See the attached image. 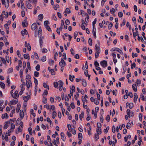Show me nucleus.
<instances>
[{"mask_svg": "<svg viewBox=\"0 0 146 146\" xmlns=\"http://www.w3.org/2000/svg\"><path fill=\"white\" fill-rule=\"evenodd\" d=\"M44 98V99L42 100V102L44 104H46L47 102V99L46 98L44 97H43Z\"/></svg>", "mask_w": 146, "mask_h": 146, "instance_id": "obj_57", "label": "nucleus"}, {"mask_svg": "<svg viewBox=\"0 0 146 146\" xmlns=\"http://www.w3.org/2000/svg\"><path fill=\"white\" fill-rule=\"evenodd\" d=\"M41 60L42 62H44L46 60V57L45 56H43L41 59Z\"/></svg>", "mask_w": 146, "mask_h": 146, "instance_id": "obj_53", "label": "nucleus"}, {"mask_svg": "<svg viewBox=\"0 0 146 146\" xmlns=\"http://www.w3.org/2000/svg\"><path fill=\"white\" fill-rule=\"evenodd\" d=\"M39 74V72H37V71H35L34 73V76L35 77H38V75Z\"/></svg>", "mask_w": 146, "mask_h": 146, "instance_id": "obj_50", "label": "nucleus"}, {"mask_svg": "<svg viewBox=\"0 0 146 146\" xmlns=\"http://www.w3.org/2000/svg\"><path fill=\"white\" fill-rule=\"evenodd\" d=\"M26 4L27 6V7L29 9H32L33 8L32 6L29 2L28 1H26Z\"/></svg>", "mask_w": 146, "mask_h": 146, "instance_id": "obj_5", "label": "nucleus"}, {"mask_svg": "<svg viewBox=\"0 0 146 146\" xmlns=\"http://www.w3.org/2000/svg\"><path fill=\"white\" fill-rule=\"evenodd\" d=\"M43 87L44 88H47L48 90H49V86L48 85H47L46 83H43Z\"/></svg>", "mask_w": 146, "mask_h": 146, "instance_id": "obj_36", "label": "nucleus"}, {"mask_svg": "<svg viewBox=\"0 0 146 146\" xmlns=\"http://www.w3.org/2000/svg\"><path fill=\"white\" fill-rule=\"evenodd\" d=\"M110 51L111 52H113L115 51H117L120 54H121L122 53V52L121 50L118 48L115 47L112 48L111 49Z\"/></svg>", "mask_w": 146, "mask_h": 146, "instance_id": "obj_2", "label": "nucleus"}, {"mask_svg": "<svg viewBox=\"0 0 146 146\" xmlns=\"http://www.w3.org/2000/svg\"><path fill=\"white\" fill-rule=\"evenodd\" d=\"M48 94V92L46 90H45L44 92L42 94V96L43 97H44V95L47 96Z\"/></svg>", "mask_w": 146, "mask_h": 146, "instance_id": "obj_40", "label": "nucleus"}, {"mask_svg": "<svg viewBox=\"0 0 146 146\" xmlns=\"http://www.w3.org/2000/svg\"><path fill=\"white\" fill-rule=\"evenodd\" d=\"M37 27V26L35 23H33L31 26V28L32 30H34Z\"/></svg>", "mask_w": 146, "mask_h": 146, "instance_id": "obj_11", "label": "nucleus"}, {"mask_svg": "<svg viewBox=\"0 0 146 146\" xmlns=\"http://www.w3.org/2000/svg\"><path fill=\"white\" fill-rule=\"evenodd\" d=\"M79 140H81L82 138V134L81 133H79L78 134V137Z\"/></svg>", "mask_w": 146, "mask_h": 146, "instance_id": "obj_29", "label": "nucleus"}, {"mask_svg": "<svg viewBox=\"0 0 146 146\" xmlns=\"http://www.w3.org/2000/svg\"><path fill=\"white\" fill-rule=\"evenodd\" d=\"M24 116V112L22 110H21L20 111V117L21 119H23Z\"/></svg>", "mask_w": 146, "mask_h": 146, "instance_id": "obj_12", "label": "nucleus"}, {"mask_svg": "<svg viewBox=\"0 0 146 146\" xmlns=\"http://www.w3.org/2000/svg\"><path fill=\"white\" fill-rule=\"evenodd\" d=\"M24 58L25 59H28L29 60L30 59V56L29 54H25L24 55Z\"/></svg>", "mask_w": 146, "mask_h": 146, "instance_id": "obj_24", "label": "nucleus"}, {"mask_svg": "<svg viewBox=\"0 0 146 146\" xmlns=\"http://www.w3.org/2000/svg\"><path fill=\"white\" fill-rule=\"evenodd\" d=\"M101 112L100 113H101V116L100 117V121L101 122V123H103V121H104V118H103V115L101 113Z\"/></svg>", "mask_w": 146, "mask_h": 146, "instance_id": "obj_44", "label": "nucleus"}, {"mask_svg": "<svg viewBox=\"0 0 146 146\" xmlns=\"http://www.w3.org/2000/svg\"><path fill=\"white\" fill-rule=\"evenodd\" d=\"M131 125L130 123H127V125H126V127L127 129H129L131 128Z\"/></svg>", "mask_w": 146, "mask_h": 146, "instance_id": "obj_47", "label": "nucleus"}, {"mask_svg": "<svg viewBox=\"0 0 146 146\" xmlns=\"http://www.w3.org/2000/svg\"><path fill=\"white\" fill-rule=\"evenodd\" d=\"M28 131L30 135H32L33 134V132L32 131V128L31 127H29L28 129Z\"/></svg>", "mask_w": 146, "mask_h": 146, "instance_id": "obj_34", "label": "nucleus"}, {"mask_svg": "<svg viewBox=\"0 0 146 146\" xmlns=\"http://www.w3.org/2000/svg\"><path fill=\"white\" fill-rule=\"evenodd\" d=\"M96 29H93L92 33L94 36L95 38H96Z\"/></svg>", "mask_w": 146, "mask_h": 146, "instance_id": "obj_19", "label": "nucleus"}, {"mask_svg": "<svg viewBox=\"0 0 146 146\" xmlns=\"http://www.w3.org/2000/svg\"><path fill=\"white\" fill-rule=\"evenodd\" d=\"M61 138L62 141H64L66 139L65 135L64 133L62 132L60 133Z\"/></svg>", "mask_w": 146, "mask_h": 146, "instance_id": "obj_10", "label": "nucleus"}, {"mask_svg": "<svg viewBox=\"0 0 146 146\" xmlns=\"http://www.w3.org/2000/svg\"><path fill=\"white\" fill-rule=\"evenodd\" d=\"M59 7H60L59 5L58 4H56V5H55L53 7L54 9L55 10H56L57 8H59Z\"/></svg>", "mask_w": 146, "mask_h": 146, "instance_id": "obj_60", "label": "nucleus"}, {"mask_svg": "<svg viewBox=\"0 0 146 146\" xmlns=\"http://www.w3.org/2000/svg\"><path fill=\"white\" fill-rule=\"evenodd\" d=\"M0 86L3 89H4L5 88V85L4 83L2 82H0Z\"/></svg>", "mask_w": 146, "mask_h": 146, "instance_id": "obj_23", "label": "nucleus"}, {"mask_svg": "<svg viewBox=\"0 0 146 146\" xmlns=\"http://www.w3.org/2000/svg\"><path fill=\"white\" fill-rule=\"evenodd\" d=\"M26 79L28 80V81H29L30 82L31 81V76L29 75H27L26 76Z\"/></svg>", "mask_w": 146, "mask_h": 146, "instance_id": "obj_32", "label": "nucleus"}, {"mask_svg": "<svg viewBox=\"0 0 146 146\" xmlns=\"http://www.w3.org/2000/svg\"><path fill=\"white\" fill-rule=\"evenodd\" d=\"M131 137V136L130 135H128L127 136H125L124 137V140L125 142H127V141L128 139H130Z\"/></svg>", "mask_w": 146, "mask_h": 146, "instance_id": "obj_27", "label": "nucleus"}, {"mask_svg": "<svg viewBox=\"0 0 146 146\" xmlns=\"http://www.w3.org/2000/svg\"><path fill=\"white\" fill-rule=\"evenodd\" d=\"M86 17L85 19V21L86 23H88V19L89 18V16L88 14H87Z\"/></svg>", "mask_w": 146, "mask_h": 146, "instance_id": "obj_35", "label": "nucleus"}, {"mask_svg": "<svg viewBox=\"0 0 146 146\" xmlns=\"http://www.w3.org/2000/svg\"><path fill=\"white\" fill-rule=\"evenodd\" d=\"M134 102H136L137 101V100L138 98L137 94L136 93H134Z\"/></svg>", "mask_w": 146, "mask_h": 146, "instance_id": "obj_17", "label": "nucleus"}, {"mask_svg": "<svg viewBox=\"0 0 146 146\" xmlns=\"http://www.w3.org/2000/svg\"><path fill=\"white\" fill-rule=\"evenodd\" d=\"M7 84H8L7 85L8 86H10V85H11V82L10 81L9 79V78H7Z\"/></svg>", "mask_w": 146, "mask_h": 146, "instance_id": "obj_61", "label": "nucleus"}, {"mask_svg": "<svg viewBox=\"0 0 146 146\" xmlns=\"http://www.w3.org/2000/svg\"><path fill=\"white\" fill-rule=\"evenodd\" d=\"M133 36L134 38H135L136 37V36H139V34L138 32H136L135 33L134 32H133Z\"/></svg>", "mask_w": 146, "mask_h": 146, "instance_id": "obj_33", "label": "nucleus"}, {"mask_svg": "<svg viewBox=\"0 0 146 146\" xmlns=\"http://www.w3.org/2000/svg\"><path fill=\"white\" fill-rule=\"evenodd\" d=\"M26 84L28 88H29L30 86H32V83L31 82H30L29 81H28L27 80H26Z\"/></svg>", "mask_w": 146, "mask_h": 146, "instance_id": "obj_13", "label": "nucleus"}, {"mask_svg": "<svg viewBox=\"0 0 146 146\" xmlns=\"http://www.w3.org/2000/svg\"><path fill=\"white\" fill-rule=\"evenodd\" d=\"M23 100L25 102H27L29 100L28 96H24L23 97Z\"/></svg>", "mask_w": 146, "mask_h": 146, "instance_id": "obj_37", "label": "nucleus"}, {"mask_svg": "<svg viewBox=\"0 0 146 146\" xmlns=\"http://www.w3.org/2000/svg\"><path fill=\"white\" fill-rule=\"evenodd\" d=\"M13 71V68H11L9 69L8 71V72L9 73H12Z\"/></svg>", "mask_w": 146, "mask_h": 146, "instance_id": "obj_54", "label": "nucleus"}, {"mask_svg": "<svg viewBox=\"0 0 146 146\" xmlns=\"http://www.w3.org/2000/svg\"><path fill=\"white\" fill-rule=\"evenodd\" d=\"M132 88L135 92H136L137 91V86L135 84H133Z\"/></svg>", "mask_w": 146, "mask_h": 146, "instance_id": "obj_22", "label": "nucleus"}, {"mask_svg": "<svg viewBox=\"0 0 146 146\" xmlns=\"http://www.w3.org/2000/svg\"><path fill=\"white\" fill-rule=\"evenodd\" d=\"M113 24L112 23H110L109 24V26L108 27V29L110 30L111 29V28L113 27Z\"/></svg>", "mask_w": 146, "mask_h": 146, "instance_id": "obj_58", "label": "nucleus"}, {"mask_svg": "<svg viewBox=\"0 0 146 146\" xmlns=\"http://www.w3.org/2000/svg\"><path fill=\"white\" fill-rule=\"evenodd\" d=\"M84 112L83 111H82L81 114L79 115V118L81 121L82 120V118L84 117Z\"/></svg>", "mask_w": 146, "mask_h": 146, "instance_id": "obj_21", "label": "nucleus"}, {"mask_svg": "<svg viewBox=\"0 0 146 146\" xmlns=\"http://www.w3.org/2000/svg\"><path fill=\"white\" fill-rule=\"evenodd\" d=\"M82 99L83 103H85V102H87V100L86 99L85 97L84 96H82Z\"/></svg>", "mask_w": 146, "mask_h": 146, "instance_id": "obj_31", "label": "nucleus"}, {"mask_svg": "<svg viewBox=\"0 0 146 146\" xmlns=\"http://www.w3.org/2000/svg\"><path fill=\"white\" fill-rule=\"evenodd\" d=\"M78 35V33L77 31H75L74 34V36L75 39L76 38L77 36Z\"/></svg>", "mask_w": 146, "mask_h": 146, "instance_id": "obj_56", "label": "nucleus"}, {"mask_svg": "<svg viewBox=\"0 0 146 146\" xmlns=\"http://www.w3.org/2000/svg\"><path fill=\"white\" fill-rule=\"evenodd\" d=\"M46 29L49 31H52L50 27L48 25L46 26L45 27Z\"/></svg>", "mask_w": 146, "mask_h": 146, "instance_id": "obj_63", "label": "nucleus"}, {"mask_svg": "<svg viewBox=\"0 0 146 146\" xmlns=\"http://www.w3.org/2000/svg\"><path fill=\"white\" fill-rule=\"evenodd\" d=\"M54 87L55 88H57L58 86V82H55L53 83Z\"/></svg>", "mask_w": 146, "mask_h": 146, "instance_id": "obj_45", "label": "nucleus"}, {"mask_svg": "<svg viewBox=\"0 0 146 146\" xmlns=\"http://www.w3.org/2000/svg\"><path fill=\"white\" fill-rule=\"evenodd\" d=\"M48 69L49 72H51L52 75H54L55 74V71L53 69H51L50 67H48Z\"/></svg>", "mask_w": 146, "mask_h": 146, "instance_id": "obj_8", "label": "nucleus"}, {"mask_svg": "<svg viewBox=\"0 0 146 146\" xmlns=\"http://www.w3.org/2000/svg\"><path fill=\"white\" fill-rule=\"evenodd\" d=\"M12 101L13 105L15 104L18 102V100L17 99H16L15 100H13Z\"/></svg>", "mask_w": 146, "mask_h": 146, "instance_id": "obj_38", "label": "nucleus"}, {"mask_svg": "<svg viewBox=\"0 0 146 146\" xmlns=\"http://www.w3.org/2000/svg\"><path fill=\"white\" fill-rule=\"evenodd\" d=\"M59 65L61 67L60 70L62 72L64 70V67L66 65V62L62 58H61V61L59 63Z\"/></svg>", "mask_w": 146, "mask_h": 146, "instance_id": "obj_1", "label": "nucleus"}, {"mask_svg": "<svg viewBox=\"0 0 146 146\" xmlns=\"http://www.w3.org/2000/svg\"><path fill=\"white\" fill-rule=\"evenodd\" d=\"M94 102V103L96 105H98L99 104V102L98 100L96 98H95Z\"/></svg>", "mask_w": 146, "mask_h": 146, "instance_id": "obj_62", "label": "nucleus"}, {"mask_svg": "<svg viewBox=\"0 0 146 146\" xmlns=\"http://www.w3.org/2000/svg\"><path fill=\"white\" fill-rule=\"evenodd\" d=\"M38 19L39 20L42 21L43 18V15L42 14H39L38 16Z\"/></svg>", "mask_w": 146, "mask_h": 146, "instance_id": "obj_26", "label": "nucleus"}, {"mask_svg": "<svg viewBox=\"0 0 146 146\" xmlns=\"http://www.w3.org/2000/svg\"><path fill=\"white\" fill-rule=\"evenodd\" d=\"M133 107V104L132 103H130L129 104V107L130 109H132Z\"/></svg>", "mask_w": 146, "mask_h": 146, "instance_id": "obj_48", "label": "nucleus"}, {"mask_svg": "<svg viewBox=\"0 0 146 146\" xmlns=\"http://www.w3.org/2000/svg\"><path fill=\"white\" fill-rule=\"evenodd\" d=\"M77 89L78 93H81L82 95L84 94V92L83 90L82 89L81 90H80V89L78 87L77 88Z\"/></svg>", "mask_w": 146, "mask_h": 146, "instance_id": "obj_18", "label": "nucleus"}, {"mask_svg": "<svg viewBox=\"0 0 146 146\" xmlns=\"http://www.w3.org/2000/svg\"><path fill=\"white\" fill-rule=\"evenodd\" d=\"M40 66L39 64H37L36 67V70L37 71H39L40 69Z\"/></svg>", "mask_w": 146, "mask_h": 146, "instance_id": "obj_51", "label": "nucleus"}, {"mask_svg": "<svg viewBox=\"0 0 146 146\" xmlns=\"http://www.w3.org/2000/svg\"><path fill=\"white\" fill-rule=\"evenodd\" d=\"M21 107V104H18L17 106V109H16V112L17 113H18Z\"/></svg>", "mask_w": 146, "mask_h": 146, "instance_id": "obj_25", "label": "nucleus"}, {"mask_svg": "<svg viewBox=\"0 0 146 146\" xmlns=\"http://www.w3.org/2000/svg\"><path fill=\"white\" fill-rule=\"evenodd\" d=\"M25 47H27V50L29 51L31 50V47L29 43H27V41L25 42Z\"/></svg>", "mask_w": 146, "mask_h": 146, "instance_id": "obj_4", "label": "nucleus"}, {"mask_svg": "<svg viewBox=\"0 0 146 146\" xmlns=\"http://www.w3.org/2000/svg\"><path fill=\"white\" fill-rule=\"evenodd\" d=\"M0 60L1 61L3 64H6L5 60L4 58L0 57Z\"/></svg>", "mask_w": 146, "mask_h": 146, "instance_id": "obj_30", "label": "nucleus"}, {"mask_svg": "<svg viewBox=\"0 0 146 146\" xmlns=\"http://www.w3.org/2000/svg\"><path fill=\"white\" fill-rule=\"evenodd\" d=\"M82 84L83 86L86 87L87 86V82L86 80L84 79H82Z\"/></svg>", "mask_w": 146, "mask_h": 146, "instance_id": "obj_16", "label": "nucleus"}, {"mask_svg": "<svg viewBox=\"0 0 146 146\" xmlns=\"http://www.w3.org/2000/svg\"><path fill=\"white\" fill-rule=\"evenodd\" d=\"M57 115V113L55 111H54L52 113V118L53 119L55 118V117Z\"/></svg>", "mask_w": 146, "mask_h": 146, "instance_id": "obj_43", "label": "nucleus"}, {"mask_svg": "<svg viewBox=\"0 0 146 146\" xmlns=\"http://www.w3.org/2000/svg\"><path fill=\"white\" fill-rule=\"evenodd\" d=\"M81 14H82V16H84L85 15H86V16H87V14H87V13H85L84 11L82 10H81Z\"/></svg>", "mask_w": 146, "mask_h": 146, "instance_id": "obj_39", "label": "nucleus"}, {"mask_svg": "<svg viewBox=\"0 0 146 146\" xmlns=\"http://www.w3.org/2000/svg\"><path fill=\"white\" fill-rule=\"evenodd\" d=\"M58 84L59 85V87H62L64 83L61 80H59L58 81Z\"/></svg>", "mask_w": 146, "mask_h": 146, "instance_id": "obj_28", "label": "nucleus"}, {"mask_svg": "<svg viewBox=\"0 0 146 146\" xmlns=\"http://www.w3.org/2000/svg\"><path fill=\"white\" fill-rule=\"evenodd\" d=\"M99 134L97 133H95L94 135V138L95 139V141H97L99 139Z\"/></svg>", "mask_w": 146, "mask_h": 146, "instance_id": "obj_20", "label": "nucleus"}, {"mask_svg": "<svg viewBox=\"0 0 146 146\" xmlns=\"http://www.w3.org/2000/svg\"><path fill=\"white\" fill-rule=\"evenodd\" d=\"M96 132L97 133V134H101L102 133V131H101V129H100L97 128L96 129Z\"/></svg>", "mask_w": 146, "mask_h": 146, "instance_id": "obj_41", "label": "nucleus"}, {"mask_svg": "<svg viewBox=\"0 0 146 146\" xmlns=\"http://www.w3.org/2000/svg\"><path fill=\"white\" fill-rule=\"evenodd\" d=\"M12 97L13 98H15L16 97H19V95L17 91L16 90L15 91L14 93L12 95Z\"/></svg>", "mask_w": 146, "mask_h": 146, "instance_id": "obj_7", "label": "nucleus"}, {"mask_svg": "<svg viewBox=\"0 0 146 146\" xmlns=\"http://www.w3.org/2000/svg\"><path fill=\"white\" fill-rule=\"evenodd\" d=\"M136 83L137 84V86H139L141 84V80H140L138 79H137Z\"/></svg>", "mask_w": 146, "mask_h": 146, "instance_id": "obj_49", "label": "nucleus"}, {"mask_svg": "<svg viewBox=\"0 0 146 146\" xmlns=\"http://www.w3.org/2000/svg\"><path fill=\"white\" fill-rule=\"evenodd\" d=\"M96 52L100 53V47L96 48H95Z\"/></svg>", "mask_w": 146, "mask_h": 146, "instance_id": "obj_42", "label": "nucleus"}, {"mask_svg": "<svg viewBox=\"0 0 146 146\" xmlns=\"http://www.w3.org/2000/svg\"><path fill=\"white\" fill-rule=\"evenodd\" d=\"M43 37H42L41 36H40L39 37V43L40 44V46L41 48H42V43H43Z\"/></svg>", "mask_w": 146, "mask_h": 146, "instance_id": "obj_9", "label": "nucleus"}, {"mask_svg": "<svg viewBox=\"0 0 146 146\" xmlns=\"http://www.w3.org/2000/svg\"><path fill=\"white\" fill-rule=\"evenodd\" d=\"M28 1L31 3L36 4L37 2V0H28Z\"/></svg>", "mask_w": 146, "mask_h": 146, "instance_id": "obj_52", "label": "nucleus"}, {"mask_svg": "<svg viewBox=\"0 0 146 146\" xmlns=\"http://www.w3.org/2000/svg\"><path fill=\"white\" fill-rule=\"evenodd\" d=\"M5 124L4 126V128L5 129H6L8 127V124L10 123V122L9 121H7L5 122Z\"/></svg>", "mask_w": 146, "mask_h": 146, "instance_id": "obj_15", "label": "nucleus"}, {"mask_svg": "<svg viewBox=\"0 0 146 146\" xmlns=\"http://www.w3.org/2000/svg\"><path fill=\"white\" fill-rule=\"evenodd\" d=\"M21 34L22 36H24L25 34L27 35L28 32L26 29H24V31H22L21 32Z\"/></svg>", "mask_w": 146, "mask_h": 146, "instance_id": "obj_14", "label": "nucleus"}, {"mask_svg": "<svg viewBox=\"0 0 146 146\" xmlns=\"http://www.w3.org/2000/svg\"><path fill=\"white\" fill-rule=\"evenodd\" d=\"M118 15L119 17H122L123 15L122 12L121 11L119 12L118 13Z\"/></svg>", "mask_w": 146, "mask_h": 146, "instance_id": "obj_55", "label": "nucleus"}, {"mask_svg": "<svg viewBox=\"0 0 146 146\" xmlns=\"http://www.w3.org/2000/svg\"><path fill=\"white\" fill-rule=\"evenodd\" d=\"M65 11L67 13H68L69 14L70 13H71V11L68 8H66Z\"/></svg>", "mask_w": 146, "mask_h": 146, "instance_id": "obj_64", "label": "nucleus"}, {"mask_svg": "<svg viewBox=\"0 0 146 146\" xmlns=\"http://www.w3.org/2000/svg\"><path fill=\"white\" fill-rule=\"evenodd\" d=\"M92 39H91V38H89V39H88V43H89V45L90 46H91L92 45Z\"/></svg>", "mask_w": 146, "mask_h": 146, "instance_id": "obj_46", "label": "nucleus"}, {"mask_svg": "<svg viewBox=\"0 0 146 146\" xmlns=\"http://www.w3.org/2000/svg\"><path fill=\"white\" fill-rule=\"evenodd\" d=\"M22 24L23 26L24 27H27L28 26V23L26 19H25L24 21L22 22Z\"/></svg>", "mask_w": 146, "mask_h": 146, "instance_id": "obj_6", "label": "nucleus"}, {"mask_svg": "<svg viewBox=\"0 0 146 146\" xmlns=\"http://www.w3.org/2000/svg\"><path fill=\"white\" fill-rule=\"evenodd\" d=\"M100 63L101 65L104 68L106 67L108 65L107 62L106 60H103Z\"/></svg>", "mask_w": 146, "mask_h": 146, "instance_id": "obj_3", "label": "nucleus"}, {"mask_svg": "<svg viewBox=\"0 0 146 146\" xmlns=\"http://www.w3.org/2000/svg\"><path fill=\"white\" fill-rule=\"evenodd\" d=\"M72 92H75V88L74 86H72V88H70V89Z\"/></svg>", "mask_w": 146, "mask_h": 146, "instance_id": "obj_59", "label": "nucleus"}]
</instances>
